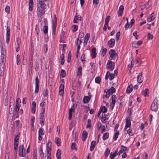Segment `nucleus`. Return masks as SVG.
Wrapping results in <instances>:
<instances>
[{
	"mask_svg": "<svg viewBox=\"0 0 159 159\" xmlns=\"http://www.w3.org/2000/svg\"><path fill=\"white\" fill-rule=\"evenodd\" d=\"M43 1H40L39 0V2H37V6L41 9H42L44 10L46 8V6L43 3Z\"/></svg>",
	"mask_w": 159,
	"mask_h": 159,
	"instance_id": "0eeeda50",
	"label": "nucleus"
},
{
	"mask_svg": "<svg viewBox=\"0 0 159 159\" xmlns=\"http://www.w3.org/2000/svg\"><path fill=\"white\" fill-rule=\"evenodd\" d=\"M48 27L47 26L45 25L43 27V31L44 34H46L48 33Z\"/></svg>",
	"mask_w": 159,
	"mask_h": 159,
	"instance_id": "79ce46f5",
	"label": "nucleus"
},
{
	"mask_svg": "<svg viewBox=\"0 0 159 159\" xmlns=\"http://www.w3.org/2000/svg\"><path fill=\"white\" fill-rule=\"evenodd\" d=\"M39 152H40V156L41 155V154H42V156L41 157H43V149H42V146H41L40 148H39Z\"/></svg>",
	"mask_w": 159,
	"mask_h": 159,
	"instance_id": "3c124183",
	"label": "nucleus"
},
{
	"mask_svg": "<svg viewBox=\"0 0 159 159\" xmlns=\"http://www.w3.org/2000/svg\"><path fill=\"white\" fill-rule=\"evenodd\" d=\"M81 16H80L78 15L77 16L76 15L74 18V23H77L78 22H77V20H81Z\"/></svg>",
	"mask_w": 159,
	"mask_h": 159,
	"instance_id": "5701e85b",
	"label": "nucleus"
},
{
	"mask_svg": "<svg viewBox=\"0 0 159 159\" xmlns=\"http://www.w3.org/2000/svg\"><path fill=\"white\" fill-rule=\"evenodd\" d=\"M6 55H1V62L0 63V76H2L4 75L5 67V61H6Z\"/></svg>",
	"mask_w": 159,
	"mask_h": 159,
	"instance_id": "f257e3e1",
	"label": "nucleus"
},
{
	"mask_svg": "<svg viewBox=\"0 0 159 159\" xmlns=\"http://www.w3.org/2000/svg\"><path fill=\"white\" fill-rule=\"evenodd\" d=\"M76 145V144L75 143H73L71 145V149L72 150H74L75 148V145Z\"/></svg>",
	"mask_w": 159,
	"mask_h": 159,
	"instance_id": "0e129e2a",
	"label": "nucleus"
},
{
	"mask_svg": "<svg viewBox=\"0 0 159 159\" xmlns=\"http://www.w3.org/2000/svg\"><path fill=\"white\" fill-rule=\"evenodd\" d=\"M91 97V95H89V96H84L83 99V102L84 103H88L90 100Z\"/></svg>",
	"mask_w": 159,
	"mask_h": 159,
	"instance_id": "ddd939ff",
	"label": "nucleus"
},
{
	"mask_svg": "<svg viewBox=\"0 0 159 159\" xmlns=\"http://www.w3.org/2000/svg\"><path fill=\"white\" fill-rule=\"evenodd\" d=\"M39 90V86L35 85V93H37Z\"/></svg>",
	"mask_w": 159,
	"mask_h": 159,
	"instance_id": "774afa93",
	"label": "nucleus"
},
{
	"mask_svg": "<svg viewBox=\"0 0 159 159\" xmlns=\"http://www.w3.org/2000/svg\"><path fill=\"white\" fill-rule=\"evenodd\" d=\"M142 41L140 40L137 42V43L134 42L133 44L134 45V46L135 48H137V47L140 46L142 43Z\"/></svg>",
	"mask_w": 159,
	"mask_h": 159,
	"instance_id": "b1692460",
	"label": "nucleus"
},
{
	"mask_svg": "<svg viewBox=\"0 0 159 159\" xmlns=\"http://www.w3.org/2000/svg\"><path fill=\"white\" fill-rule=\"evenodd\" d=\"M116 98L115 95H113L111 97L112 102L110 105L112 109H113L116 102Z\"/></svg>",
	"mask_w": 159,
	"mask_h": 159,
	"instance_id": "6e6552de",
	"label": "nucleus"
},
{
	"mask_svg": "<svg viewBox=\"0 0 159 159\" xmlns=\"http://www.w3.org/2000/svg\"><path fill=\"white\" fill-rule=\"evenodd\" d=\"M158 101L157 99H155L153 101L151 105V110L153 111H156L158 109Z\"/></svg>",
	"mask_w": 159,
	"mask_h": 159,
	"instance_id": "f03ea898",
	"label": "nucleus"
},
{
	"mask_svg": "<svg viewBox=\"0 0 159 159\" xmlns=\"http://www.w3.org/2000/svg\"><path fill=\"white\" fill-rule=\"evenodd\" d=\"M47 152H50L51 150L52 143L50 140H48L47 144Z\"/></svg>",
	"mask_w": 159,
	"mask_h": 159,
	"instance_id": "dca6fc26",
	"label": "nucleus"
},
{
	"mask_svg": "<svg viewBox=\"0 0 159 159\" xmlns=\"http://www.w3.org/2000/svg\"><path fill=\"white\" fill-rule=\"evenodd\" d=\"M111 93L108 92V91L107 90V91L106 92V95H104L103 96V98H104L105 97H106L107 98H108L110 96V95Z\"/></svg>",
	"mask_w": 159,
	"mask_h": 159,
	"instance_id": "a18cd8bd",
	"label": "nucleus"
},
{
	"mask_svg": "<svg viewBox=\"0 0 159 159\" xmlns=\"http://www.w3.org/2000/svg\"><path fill=\"white\" fill-rule=\"evenodd\" d=\"M37 15L38 17H41L42 16L43 14L45 13V11L44 10L40 9L39 7H37Z\"/></svg>",
	"mask_w": 159,
	"mask_h": 159,
	"instance_id": "1a4fd4ad",
	"label": "nucleus"
},
{
	"mask_svg": "<svg viewBox=\"0 0 159 159\" xmlns=\"http://www.w3.org/2000/svg\"><path fill=\"white\" fill-rule=\"evenodd\" d=\"M95 82L98 84H99L101 82V78L100 77H96L95 78Z\"/></svg>",
	"mask_w": 159,
	"mask_h": 159,
	"instance_id": "c03bdc74",
	"label": "nucleus"
},
{
	"mask_svg": "<svg viewBox=\"0 0 159 159\" xmlns=\"http://www.w3.org/2000/svg\"><path fill=\"white\" fill-rule=\"evenodd\" d=\"M20 104L16 103L15 111L16 112H17V113L18 112V111L19 110V109H20Z\"/></svg>",
	"mask_w": 159,
	"mask_h": 159,
	"instance_id": "2f4dec72",
	"label": "nucleus"
},
{
	"mask_svg": "<svg viewBox=\"0 0 159 159\" xmlns=\"http://www.w3.org/2000/svg\"><path fill=\"white\" fill-rule=\"evenodd\" d=\"M74 105H73L71 108L69 110V120H70L72 116V112L74 111L75 109H74Z\"/></svg>",
	"mask_w": 159,
	"mask_h": 159,
	"instance_id": "f8f14e48",
	"label": "nucleus"
},
{
	"mask_svg": "<svg viewBox=\"0 0 159 159\" xmlns=\"http://www.w3.org/2000/svg\"><path fill=\"white\" fill-rule=\"evenodd\" d=\"M43 129L42 128H40L39 130V135H43L44 133L43 132Z\"/></svg>",
	"mask_w": 159,
	"mask_h": 159,
	"instance_id": "de8ad7c7",
	"label": "nucleus"
},
{
	"mask_svg": "<svg viewBox=\"0 0 159 159\" xmlns=\"http://www.w3.org/2000/svg\"><path fill=\"white\" fill-rule=\"evenodd\" d=\"M39 80L38 77H36L35 79V85L39 86Z\"/></svg>",
	"mask_w": 159,
	"mask_h": 159,
	"instance_id": "5fc2aeb1",
	"label": "nucleus"
},
{
	"mask_svg": "<svg viewBox=\"0 0 159 159\" xmlns=\"http://www.w3.org/2000/svg\"><path fill=\"white\" fill-rule=\"evenodd\" d=\"M148 89H146L145 90L143 91V95L145 97L148 96Z\"/></svg>",
	"mask_w": 159,
	"mask_h": 159,
	"instance_id": "cd10ccee",
	"label": "nucleus"
},
{
	"mask_svg": "<svg viewBox=\"0 0 159 159\" xmlns=\"http://www.w3.org/2000/svg\"><path fill=\"white\" fill-rule=\"evenodd\" d=\"M110 150L108 149L107 148L106 149L105 151V156L106 157H107L108 156V155L110 153Z\"/></svg>",
	"mask_w": 159,
	"mask_h": 159,
	"instance_id": "8fccbe9b",
	"label": "nucleus"
},
{
	"mask_svg": "<svg viewBox=\"0 0 159 159\" xmlns=\"http://www.w3.org/2000/svg\"><path fill=\"white\" fill-rule=\"evenodd\" d=\"M109 76H110L109 79L111 80H112L114 78V75L113 74H110Z\"/></svg>",
	"mask_w": 159,
	"mask_h": 159,
	"instance_id": "4d7b16f0",
	"label": "nucleus"
},
{
	"mask_svg": "<svg viewBox=\"0 0 159 159\" xmlns=\"http://www.w3.org/2000/svg\"><path fill=\"white\" fill-rule=\"evenodd\" d=\"M134 19H132L131 20V22L130 23V28L133 26V25L134 23Z\"/></svg>",
	"mask_w": 159,
	"mask_h": 159,
	"instance_id": "680f3d73",
	"label": "nucleus"
},
{
	"mask_svg": "<svg viewBox=\"0 0 159 159\" xmlns=\"http://www.w3.org/2000/svg\"><path fill=\"white\" fill-rule=\"evenodd\" d=\"M109 134L107 132L104 133L102 136V139L103 140H106L109 137Z\"/></svg>",
	"mask_w": 159,
	"mask_h": 159,
	"instance_id": "c756f323",
	"label": "nucleus"
},
{
	"mask_svg": "<svg viewBox=\"0 0 159 159\" xmlns=\"http://www.w3.org/2000/svg\"><path fill=\"white\" fill-rule=\"evenodd\" d=\"M91 120L90 119L88 120L87 124L86 125V128H89L91 127Z\"/></svg>",
	"mask_w": 159,
	"mask_h": 159,
	"instance_id": "473e14b6",
	"label": "nucleus"
},
{
	"mask_svg": "<svg viewBox=\"0 0 159 159\" xmlns=\"http://www.w3.org/2000/svg\"><path fill=\"white\" fill-rule=\"evenodd\" d=\"M60 75L62 77H64L66 75L65 71L63 70H62L61 71Z\"/></svg>",
	"mask_w": 159,
	"mask_h": 159,
	"instance_id": "a19ab883",
	"label": "nucleus"
},
{
	"mask_svg": "<svg viewBox=\"0 0 159 159\" xmlns=\"http://www.w3.org/2000/svg\"><path fill=\"white\" fill-rule=\"evenodd\" d=\"M29 10L30 11H32L33 7V0H29Z\"/></svg>",
	"mask_w": 159,
	"mask_h": 159,
	"instance_id": "6ab92c4d",
	"label": "nucleus"
},
{
	"mask_svg": "<svg viewBox=\"0 0 159 159\" xmlns=\"http://www.w3.org/2000/svg\"><path fill=\"white\" fill-rule=\"evenodd\" d=\"M120 36V31H118L117 33L116 34V41H118L119 40Z\"/></svg>",
	"mask_w": 159,
	"mask_h": 159,
	"instance_id": "37998d69",
	"label": "nucleus"
},
{
	"mask_svg": "<svg viewBox=\"0 0 159 159\" xmlns=\"http://www.w3.org/2000/svg\"><path fill=\"white\" fill-rule=\"evenodd\" d=\"M84 34L83 32H80L79 34V38H82L84 37Z\"/></svg>",
	"mask_w": 159,
	"mask_h": 159,
	"instance_id": "052dcab7",
	"label": "nucleus"
},
{
	"mask_svg": "<svg viewBox=\"0 0 159 159\" xmlns=\"http://www.w3.org/2000/svg\"><path fill=\"white\" fill-rule=\"evenodd\" d=\"M10 8L9 6H7L5 8V11L7 12V14L10 13Z\"/></svg>",
	"mask_w": 159,
	"mask_h": 159,
	"instance_id": "09e8293b",
	"label": "nucleus"
},
{
	"mask_svg": "<svg viewBox=\"0 0 159 159\" xmlns=\"http://www.w3.org/2000/svg\"><path fill=\"white\" fill-rule=\"evenodd\" d=\"M56 24L54 22H53L52 24V32L53 33L54 32V31L56 29Z\"/></svg>",
	"mask_w": 159,
	"mask_h": 159,
	"instance_id": "864d4df0",
	"label": "nucleus"
},
{
	"mask_svg": "<svg viewBox=\"0 0 159 159\" xmlns=\"http://www.w3.org/2000/svg\"><path fill=\"white\" fill-rule=\"evenodd\" d=\"M48 50L47 45L45 44L44 46V53H46Z\"/></svg>",
	"mask_w": 159,
	"mask_h": 159,
	"instance_id": "6e6d98bb",
	"label": "nucleus"
},
{
	"mask_svg": "<svg viewBox=\"0 0 159 159\" xmlns=\"http://www.w3.org/2000/svg\"><path fill=\"white\" fill-rule=\"evenodd\" d=\"M126 125L125 127V129H126L128 127H130L131 126V123L130 121L128 119H126Z\"/></svg>",
	"mask_w": 159,
	"mask_h": 159,
	"instance_id": "a211bd4d",
	"label": "nucleus"
},
{
	"mask_svg": "<svg viewBox=\"0 0 159 159\" xmlns=\"http://www.w3.org/2000/svg\"><path fill=\"white\" fill-rule=\"evenodd\" d=\"M64 84H61L59 87V94L63 96L64 93Z\"/></svg>",
	"mask_w": 159,
	"mask_h": 159,
	"instance_id": "9d476101",
	"label": "nucleus"
},
{
	"mask_svg": "<svg viewBox=\"0 0 159 159\" xmlns=\"http://www.w3.org/2000/svg\"><path fill=\"white\" fill-rule=\"evenodd\" d=\"M119 134V131L116 132V133H115V134L114 136V137H113V139L115 141H116V140L117 138L118 137Z\"/></svg>",
	"mask_w": 159,
	"mask_h": 159,
	"instance_id": "72a5a7b5",
	"label": "nucleus"
},
{
	"mask_svg": "<svg viewBox=\"0 0 159 159\" xmlns=\"http://www.w3.org/2000/svg\"><path fill=\"white\" fill-rule=\"evenodd\" d=\"M107 90L111 94L114 93L116 91L115 89L113 87H111L110 89H107Z\"/></svg>",
	"mask_w": 159,
	"mask_h": 159,
	"instance_id": "bb28decb",
	"label": "nucleus"
},
{
	"mask_svg": "<svg viewBox=\"0 0 159 159\" xmlns=\"http://www.w3.org/2000/svg\"><path fill=\"white\" fill-rule=\"evenodd\" d=\"M61 150L60 149H58L57 151L56 152V157L58 159H60L61 157Z\"/></svg>",
	"mask_w": 159,
	"mask_h": 159,
	"instance_id": "a878e982",
	"label": "nucleus"
},
{
	"mask_svg": "<svg viewBox=\"0 0 159 159\" xmlns=\"http://www.w3.org/2000/svg\"><path fill=\"white\" fill-rule=\"evenodd\" d=\"M121 149L122 150V151H125L126 150L127 148L126 147L124 146L123 145H121Z\"/></svg>",
	"mask_w": 159,
	"mask_h": 159,
	"instance_id": "e2e57ef3",
	"label": "nucleus"
},
{
	"mask_svg": "<svg viewBox=\"0 0 159 159\" xmlns=\"http://www.w3.org/2000/svg\"><path fill=\"white\" fill-rule=\"evenodd\" d=\"M133 85L130 84L127 87L126 90V92L127 93H130L133 90Z\"/></svg>",
	"mask_w": 159,
	"mask_h": 159,
	"instance_id": "aec40b11",
	"label": "nucleus"
},
{
	"mask_svg": "<svg viewBox=\"0 0 159 159\" xmlns=\"http://www.w3.org/2000/svg\"><path fill=\"white\" fill-rule=\"evenodd\" d=\"M111 17L109 16H107L105 20V23H106L107 24H108V22L110 19Z\"/></svg>",
	"mask_w": 159,
	"mask_h": 159,
	"instance_id": "49530a36",
	"label": "nucleus"
},
{
	"mask_svg": "<svg viewBox=\"0 0 159 159\" xmlns=\"http://www.w3.org/2000/svg\"><path fill=\"white\" fill-rule=\"evenodd\" d=\"M87 135H88L87 132L85 131H84L83 132L82 137V140L83 141H84L85 140V139L87 138Z\"/></svg>",
	"mask_w": 159,
	"mask_h": 159,
	"instance_id": "412c9836",
	"label": "nucleus"
},
{
	"mask_svg": "<svg viewBox=\"0 0 159 159\" xmlns=\"http://www.w3.org/2000/svg\"><path fill=\"white\" fill-rule=\"evenodd\" d=\"M115 40L114 39H111L108 42V44L110 48H112L114 45Z\"/></svg>",
	"mask_w": 159,
	"mask_h": 159,
	"instance_id": "9b49d317",
	"label": "nucleus"
},
{
	"mask_svg": "<svg viewBox=\"0 0 159 159\" xmlns=\"http://www.w3.org/2000/svg\"><path fill=\"white\" fill-rule=\"evenodd\" d=\"M124 9V8L122 5H121L118 11V14L119 16H121L122 15Z\"/></svg>",
	"mask_w": 159,
	"mask_h": 159,
	"instance_id": "4468645a",
	"label": "nucleus"
},
{
	"mask_svg": "<svg viewBox=\"0 0 159 159\" xmlns=\"http://www.w3.org/2000/svg\"><path fill=\"white\" fill-rule=\"evenodd\" d=\"M155 15L153 13H152L150 15V21L153 20L155 18Z\"/></svg>",
	"mask_w": 159,
	"mask_h": 159,
	"instance_id": "4c0bfd02",
	"label": "nucleus"
},
{
	"mask_svg": "<svg viewBox=\"0 0 159 159\" xmlns=\"http://www.w3.org/2000/svg\"><path fill=\"white\" fill-rule=\"evenodd\" d=\"M137 32L136 31H134L133 34V35L135 37L136 39H138V36L137 34Z\"/></svg>",
	"mask_w": 159,
	"mask_h": 159,
	"instance_id": "13d9d810",
	"label": "nucleus"
},
{
	"mask_svg": "<svg viewBox=\"0 0 159 159\" xmlns=\"http://www.w3.org/2000/svg\"><path fill=\"white\" fill-rule=\"evenodd\" d=\"M96 49L95 48H92L91 55L92 58H94L96 57Z\"/></svg>",
	"mask_w": 159,
	"mask_h": 159,
	"instance_id": "f3484780",
	"label": "nucleus"
},
{
	"mask_svg": "<svg viewBox=\"0 0 159 159\" xmlns=\"http://www.w3.org/2000/svg\"><path fill=\"white\" fill-rule=\"evenodd\" d=\"M96 141H93L91 143L90 150L91 151H92L94 149L95 146Z\"/></svg>",
	"mask_w": 159,
	"mask_h": 159,
	"instance_id": "4be33fe9",
	"label": "nucleus"
},
{
	"mask_svg": "<svg viewBox=\"0 0 159 159\" xmlns=\"http://www.w3.org/2000/svg\"><path fill=\"white\" fill-rule=\"evenodd\" d=\"M10 29L9 26H7V32L6 36H10Z\"/></svg>",
	"mask_w": 159,
	"mask_h": 159,
	"instance_id": "e433bc0d",
	"label": "nucleus"
},
{
	"mask_svg": "<svg viewBox=\"0 0 159 159\" xmlns=\"http://www.w3.org/2000/svg\"><path fill=\"white\" fill-rule=\"evenodd\" d=\"M107 27H108V24L105 23V24L103 28V30L105 31H106Z\"/></svg>",
	"mask_w": 159,
	"mask_h": 159,
	"instance_id": "bf43d9fd",
	"label": "nucleus"
},
{
	"mask_svg": "<svg viewBox=\"0 0 159 159\" xmlns=\"http://www.w3.org/2000/svg\"><path fill=\"white\" fill-rule=\"evenodd\" d=\"M82 67L81 66H79L78 68L77 75L80 76L82 75Z\"/></svg>",
	"mask_w": 159,
	"mask_h": 159,
	"instance_id": "393cba45",
	"label": "nucleus"
},
{
	"mask_svg": "<svg viewBox=\"0 0 159 159\" xmlns=\"http://www.w3.org/2000/svg\"><path fill=\"white\" fill-rule=\"evenodd\" d=\"M33 65V61H30L29 66H30V70H32Z\"/></svg>",
	"mask_w": 159,
	"mask_h": 159,
	"instance_id": "69168bd1",
	"label": "nucleus"
},
{
	"mask_svg": "<svg viewBox=\"0 0 159 159\" xmlns=\"http://www.w3.org/2000/svg\"><path fill=\"white\" fill-rule=\"evenodd\" d=\"M109 54L110 56V59L111 60H114L116 59V57L117 56V54L115 52V51L114 49H111L109 52Z\"/></svg>",
	"mask_w": 159,
	"mask_h": 159,
	"instance_id": "423d86ee",
	"label": "nucleus"
},
{
	"mask_svg": "<svg viewBox=\"0 0 159 159\" xmlns=\"http://www.w3.org/2000/svg\"><path fill=\"white\" fill-rule=\"evenodd\" d=\"M51 152H47V159H50L51 158Z\"/></svg>",
	"mask_w": 159,
	"mask_h": 159,
	"instance_id": "603ef678",
	"label": "nucleus"
},
{
	"mask_svg": "<svg viewBox=\"0 0 159 159\" xmlns=\"http://www.w3.org/2000/svg\"><path fill=\"white\" fill-rule=\"evenodd\" d=\"M60 139L57 137L55 139V143L57 144V146H59L61 145L60 142Z\"/></svg>",
	"mask_w": 159,
	"mask_h": 159,
	"instance_id": "c85d7f7f",
	"label": "nucleus"
},
{
	"mask_svg": "<svg viewBox=\"0 0 159 159\" xmlns=\"http://www.w3.org/2000/svg\"><path fill=\"white\" fill-rule=\"evenodd\" d=\"M78 26L76 25H73L72 27V30L73 32H75L77 30Z\"/></svg>",
	"mask_w": 159,
	"mask_h": 159,
	"instance_id": "7c9ffc66",
	"label": "nucleus"
},
{
	"mask_svg": "<svg viewBox=\"0 0 159 159\" xmlns=\"http://www.w3.org/2000/svg\"><path fill=\"white\" fill-rule=\"evenodd\" d=\"M101 111L103 113H105L107 111V108L105 106L101 107Z\"/></svg>",
	"mask_w": 159,
	"mask_h": 159,
	"instance_id": "c9c22d12",
	"label": "nucleus"
},
{
	"mask_svg": "<svg viewBox=\"0 0 159 159\" xmlns=\"http://www.w3.org/2000/svg\"><path fill=\"white\" fill-rule=\"evenodd\" d=\"M142 73H140L138 76L137 80L138 82L139 83H141L143 81V78L142 76Z\"/></svg>",
	"mask_w": 159,
	"mask_h": 159,
	"instance_id": "2eb2a0df",
	"label": "nucleus"
},
{
	"mask_svg": "<svg viewBox=\"0 0 159 159\" xmlns=\"http://www.w3.org/2000/svg\"><path fill=\"white\" fill-rule=\"evenodd\" d=\"M40 105L42 107H43H43L45 108V102L43 101L42 102H41L40 104Z\"/></svg>",
	"mask_w": 159,
	"mask_h": 159,
	"instance_id": "338daca9",
	"label": "nucleus"
},
{
	"mask_svg": "<svg viewBox=\"0 0 159 159\" xmlns=\"http://www.w3.org/2000/svg\"><path fill=\"white\" fill-rule=\"evenodd\" d=\"M107 49L106 48L102 49V51L101 52V55L103 57L106 54L107 52Z\"/></svg>",
	"mask_w": 159,
	"mask_h": 159,
	"instance_id": "ea45409f",
	"label": "nucleus"
},
{
	"mask_svg": "<svg viewBox=\"0 0 159 159\" xmlns=\"http://www.w3.org/2000/svg\"><path fill=\"white\" fill-rule=\"evenodd\" d=\"M16 63L17 65H20V56L19 55H17L16 57Z\"/></svg>",
	"mask_w": 159,
	"mask_h": 159,
	"instance_id": "f704fd0d",
	"label": "nucleus"
},
{
	"mask_svg": "<svg viewBox=\"0 0 159 159\" xmlns=\"http://www.w3.org/2000/svg\"><path fill=\"white\" fill-rule=\"evenodd\" d=\"M19 134L18 135H15L14 141V143H15V144H16V143L18 142V140L19 139Z\"/></svg>",
	"mask_w": 159,
	"mask_h": 159,
	"instance_id": "58836bf2",
	"label": "nucleus"
},
{
	"mask_svg": "<svg viewBox=\"0 0 159 159\" xmlns=\"http://www.w3.org/2000/svg\"><path fill=\"white\" fill-rule=\"evenodd\" d=\"M43 111L40 114V122L42 126L44 125V122L45 121V118L44 117V113L45 112V107H43Z\"/></svg>",
	"mask_w": 159,
	"mask_h": 159,
	"instance_id": "20e7f679",
	"label": "nucleus"
},
{
	"mask_svg": "<svg viewBox=\"0 0 159 159\" xmlns=\"http://www.w3.org/2000/svg\"><path fill=\"white\" fill-rule=\"evenodd\" d=\"M107 69L111 70H113L114 68L115 63L109 60L107 63Z\"/></svg>",
	"mask_w": 159,
	"mask_h": 159,
	"instance_id": "39448f33",
	"label": "nucleus"
},
{
	"mask_svg": "<svg viewBox=\"0 0 159 159\" xmlns=\"http://www.w3.org/2000/svg\"><path fill=\"white\" fill-rule=\"evenodd\" d=\"M19 155L21 157H24L25 156V150L24 146L23 145H20L19 147Z\"/></svg>",
	"mask_w": 159,
	"mask_h": 159,
	"instance_id": "7ed1b4c3",
	"label": "nucleus"
}]
</instances>
